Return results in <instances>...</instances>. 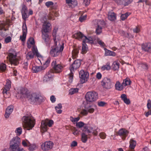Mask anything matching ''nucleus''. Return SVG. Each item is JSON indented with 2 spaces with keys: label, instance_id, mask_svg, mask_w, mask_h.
Instances as JSON below:
<instances>
[{
  "label": "nucleus",
  "instance_id": "0e129e2a",
  "mask_svg": "<svg viewBox=\"0 0 151 151\" xmlns=\"http://www.w3.org/2000/svg\"><path fill=\"white\" fill-rule=\"evenodd\" d=\"M29 42H30V44L33 45L35 43L34 39L33 38L30 37L28 40Z\"/></svg>",
  "mask_w": 151,
  "mask_h": 151
},
{
  "label": "nucleus",
  "instance_id": "49530a36",
  "mask_svg": "<svg viewBox=\"0 0 151 151\" xmlns=\"http://www.w3.org/2000/svg\"><path fill=\"white\" fill-rule=\"evenodd\" d=\"M21 12L22 13L24 12H27V7L24 4H23L22 5V8L21 10Z\"/></svg>",
  "mask_w": 151,
  "mask_h": 151
},
{
  "label": "nucleus",
  "instance_id": "412c9836",
  "mask_svg": "<svg viewBox=\"0 0 151 151\" xmlns=\"http://www.w3.org/2000/svg\"><path fill=\"white\" fill-rule=\"evenodd\" d=\"M45 69V68L42 66H35L33 67L32 70L34 73H37L42 70H43Z\"/></svg>",
  "mask_w": 151,
  "mask_h": 151
},
{
  "label": "nucleus",
  "instance_id": "6e6d98bb",
  "mask_svg": "<svg viewBox=\"0 0 151 151\" xmlns=\"http://www.w3.org/2000/svg\"><path fill=\"white\" fill-rule=\"evenodd\" d=\"M22 145L24 147H27L30 144V143L28 141V142H26L25 140H23L22 142Z\"/></svg>",
  "mask_w": 151,
  "mask_h": 151
},
{
  "label": "nucleus",
  "instance_id": "39448f33",
  "mask_svg": "<svg viewBox=\"0 0 151 151\" xmlns=\"http://www.w3.org/2000/svg\"><path fill=\"white\" fill-rule=\"evenodd\" d=\"M85 97L87 102H92L96 101L98 98V94L95 91H89L87 93Z\"/></svg>",
  "mask_w": 151,
  "mask_h": 151
},
{
  "label": "nucleus",
  "instance_id": "f257e3e1",
  "mask_svg": "<svg viewBox=\"0 0 151 151\" xmlns=\"http://www.w3.org/2000/svg\"><path fill=\"white\" fill-rule=\"evenodd\" d=\"M22 120L23 127L27 130L32 129L35 124V120L31 114L23 116Z\"/></svg>",
  "mask_w": 151,
  "mask_h": 151
},
{
  "label": "nucleus",
  "instance_id": "1a4fd4ad",
  "mask_svg": "<svg viewBox=\"0 0 151 151\" xmlns=\"http://www.w3.org/2000/svg\"><path fill=\"white\" fill-rule=\"evenodd\" d=\"M55 42L54 46L52 47L51 50L50 51V54L51 56L53 57H56L58 56L59 54V48L57 46V42L56 41V38H54Z\"/></svg>",
  "mask_w": 151,
  "mask_h": 151
},
{
  "label": "nucleus",
  "instance_id": "bb28decb",
  "mask_svg": "<svg viewBox=\"0 0 151 151\" xmlns=\"http://www.w3.org/2000/svg\"><path fill=\"white\" fill-rule=\"evenodd\" d=\"M131 83V81L129 78H126L123 80V81L122 83L123 86H127L130 85Z\"/></svg>",
  "mask_w": 151,
  "mask_h": 151
},
{
  "label": "nucleus",
  "instance_id": "20e7f679",
  "mask_svg": "<svg viewBox=\"0 0 151 151\" xmlns=\"http://www.w3.org/2000/svg\"><path fill=\"white\" fill-rule=\"evenodd\" d=\"M80 65V61L77 60L74 61L73 63L70 65V73L69 74L70 82H71L72 81L73 76V74L72 72L78 68Z\"/></svg>",
  "mask_w": 151,
  "mask_h": 151
},
{
  "label": "nucleus",
  "instance_id": "a211bd4d",
  "mask_svg": "<svg viewBox=\"0 0 151 151\" xmlns=\"http://www.w3.org/2000/svg\"><path fill=\"white\" fill-rule=\"evenodd\" d=\"M22 31V35L20 36V38L22 41L24 42L25 40L26 35L27 32V27L26 24H25L24 26L23 25Z\"/></svg>",
  "mask_w": 151,
  "mask_h": 151
},
{
  "label": "nucleus",
  "instance_id": "9d476101",
  "mask_svg": "<svg viewBox=\"0 0 151 151\" xmlns=\"http://www.w3.org/2000/svg\"><path fill=\"white\" fill-rule=\"evenodd\" d=\"M79 75L81 83H85L87 81L89 76V73L88 72L81 70L79 72Z\"/></svg>",
  "mask_w": 151,
  "mask_h": 151
},
{
  "label": "nucleus",
  "instance_id": "ddd939ff",
  "mask_svg": "<svg viewBox=\"0 0 151 151\" xmlns=\"http://www.w3.org/2000/svg\"><path fill=\"white\" fill-rule=\"evenodd\" d=\"M52 65L55 73H58L61 71L63 67L60 64L57 65L56 61L52 62Z\"/></svg>",
  "mask_w": 151,
  "mask_h": 151
},
{
  "label": "nucleus",
  "instance_id": "bf43d9fd",
  "mask_svg": "<svg viewBox=\"0 0 151 151\" xmlns=\"http://www.w3.org/2000/svg\"><path fill=\"white\" fill-rule=\"evenodd\" d=\"M50 58H48L46 61L45 62V64H44V65L46 67H47V65L49 64L50 61ZM46 67H45V68Z\"/></svg>",
  "mask_w": 151,
  "mask_h": 151
},
{
  "label": "nucleus",
  "instance_id": "7ed1b4c3",
  "mask_svg": "<svg viewBox=\"0 0 151 151\" xmlns=\"http://www.w3.org/2000/svg\"><path fill=\"white\" fill-rule=\"evenodd\" d=\"M73 37L76 39H82L83 37L85 38L83 41V43L86 44V43H88L90 44H92L93 43V38L91 37H87L86 36H84L83 34L81 32L76 33L73 35Z\"/></svg>",
  "mask_w": 151,
  "mask_h": 151
},
{
  "label": "nucleus",
  "instance_id": "a19ab883",
  "mask_svg": "<svg viewBox=\"0 0 151 151\" xmlns=\"http://www.w3.org/2000/svg\"><path fill=\"white\" fill-rule=\"evenodd\" d=\"M88 48L86 47V45L84 43H82V53H86L87 50Z\"/></svg>",
  "mask_w": 151,
  "mask_h": 151
},
{
  "label": "nucleus",
  "instance_id": "c9c22d12",
  "mask_svg": "<svg viewBox=\"0 0 151 151\" xmlns=\"http://www.w3.org/2000/svg\"><path fill=\"white\" fill-rule=\"evenodd\" d=\"M78 89L77 88H72L69 90V94L71 95H73V94L78 92Z\"/></svg>",
  "mask_w": 151,
  "mask_h": 151
},
{
  "label": "nucleus",
  "instance_id": "423d86ee",
  "mask_svg": "<svg viewBox=\"0 0 151 151\" xmlns=\"http://www.w3.org/2000/svg\"><path fill=\"white\" fill-rule=\"evenodd\" d=\"M53 123V121L52 120H49L48 119H46L45 120H42L41 125V130L42 133H44L47 131V126L50 127H51Z\"/></svg>",
  "mask_w": 151,
  "mask_h": 151
},
{
  "label": "nucleus",
  "instance_id": "680f3d73",
  "mask_svg": "<svg viewBox=\"0 0 151 151\" xmlns=\"http://www.w3.org/2000/svg\"><path fill=\"white\" fill-rule=\"evenodd\" d=\"M27 13V12H24L22 13L23 19L24 20H25L28 17Z\"/></svg>",
  "mask_w": 151,
  "mask_h": 151
},
{
  "label": "nucleus",
  "instance_id": "4be33fe9",
  "mask_svg": "<svg viewBox=\"0 0 151 151\" xmlns=\"http://www.w3.org/2000/svg\"><path fill=\"white\" fill-rule=\"evenodd\" d=\"M128 133V132L127 130L123 129H120L117 132V134L118 135L124 136V139H125L126 136L127 135Z\"/></svg>",
  "mask_w": 151,
  "mask_h": 151
},
{
  "label": "nucleus",
  "instance_id": "8fccbe9b",
  "mask_svg": "<svg viewBox=\"0 0 151 151\" xmlns=\"http://www.w3.org/2000/svg\"><path fill=\"white\" fill-rule=\"evenodd\" d=\"M102 28L101 27H97L96 31V34L99 35L102 32Z\"/></svg>",
  "mask_w": 151,
  "mask_h": 151
},
{
  "label": "nucleus",
  "instance_id": "e2e57ef3",
  "mask_svg": "<svg viewBox=\"0 0 151 151\" xmlns=\"http://www.w3.org/2000/svg\"><path fill=\"white\" fill-rule=\"evenodd\" d=\"M90 0H83V4L86 6L88 5L90 3Z\"/></svg>",
  "mask_w": 151,
  "mask_h": 151
},
{
  "label": "nucleus",
  "instance_id": "b1692460",
  "mask_svg": "<svg viewBox=\"0 0 151 151\" xmlns=\"http://www.w3.org/2000/svg\"><path fill=\"white\" fill-rule=\"evenodd\" d=\"M79 50H81V47H76L74 48L72 51V56L74 58H76L77 56Z\"/></svg>",
  "mask_w": 151,
  "mask_h": 151
},
{
  "label": "nucleus",
  "instance_id": "3c124183",
  "mask_svg": "<svg viewBox=\"0 0 151 151\" xmlns=\"http://www.w3.org/2000/svg\"><path fill=\"white\" fill-rule=\"evenodd\" d=\"M84 124L82 122H80L77 123L76 124V126L80 128L84 126Z\"/></svg>",
  "mask_w": 151,
  "mask_h": 151
},
{
  "label": "nucleus",
  "instance_id": "7c9ffc66",
  "mask_svg": "<svg viewBox=\"0 0 151 151\" xmlns=\"http://www.w3.org/2000/svg\"><path fill=\"white\" fill-rule=\"evenodd\" d=\"M119 63L116 62H114L112 65V69L114 70H118L119 68Z\"/></svg>",
  "mask_w": 151,
  "mask_h": 151
},
{
  "label": "nucleus",
  "instance_id": "393cba45",
  "mask_svg": "<svg viewBox=\"0 0 151 151\" xmlns=\"http://www.w3.org/2000/svg\"><path fill=\"white\" fill-rule=\"evenodd\" d=\"M115 89L118 91H121L123 88V85L122 84H121L120 82L117 81L116 82L115 86Z\"/></svg>",
  "mask_w": 151,
  "mask_h": 151
},
{
  "label": "nucleus",
  "instance_id": "473e14b6",
  "mask_svg": "<svg viewBox=\"0 0 151 151\" xmlns=\"http://www.w3.org/2000/svg\"><path fill=\"white\" fill-rule=\"evenodd\" d=\"M105 55L106 56H114L115 55V53L113 52L106 49L105 50Z\"/></svg>",
  "mask_w": 151,
  "mask_h": 151
},
{
  "label": "nucleus",
  "instance_id": "13d9d810",
  "mask_svg": "<svg viewBox=\"0 0 151 151\" xmlns=\"http://www.w3.org/2000/svg\"><path fill=\"white\" fill-rule=\"evenodd\" d=\"M86 18V15H85L83 16H81L79 18V20L80 21L82 22L84 20H85Z\"/></svg>",
  "mask_w": 151,
  "mask_h": 151
},
{
  "label": "nucleus",
  "instance_id": "f8f14e48",
  "mask_svg": "<svg viewBox=\"0 0 151 151\" xmlns=\"http://www.w3.org/2000/svg\"><path fill=\"white\" fill-rule=\"evenodd\" d=\"M8 56L9 57V61L11 64H13L16 65L18 63L17 59L16 58V55L12 53H9Z\"/></svg>",
  "mask_w": 151,
  "mask_h": 151
},
{
  "label": "nucleus",
  "instance_id": "de8ad7c7",
  "mask_svg": "<svg viewBox=\"0 0 151 151\" xmlns=\"http://www.w3.org/2000/svg\"><path fill=\"white\" fill-rule=\"evenodd\" d=\"M80 113L83 116H86L88 114V113L87 109H83L81 111Z\"/></svg>",
  "mask_w": 151,
  "mask_h": 151
},
{
  "label": "nucleus",
  "instance_id": "864d4df0",
  "mask_svg": "<svg viewBox=\"0 0 151 151\" xmlns=\"http://www.w3.org/2000/svg\"><path fill=\"white\" fill-rule=\"evenodd\" d=\"M100 137L103 139H105L106 137V134L104 132L100 133L99 134Z\"/></svg>",
  "mask_w": 151,
  "mask_h": 151
},
{
  "label": "nucleus",
  "instance_id": "79ce46f5",
  "mask_svg": "<svg viewBox=\"0 0 151 151\" xmlns=\"http://www.w3.org/2000/svg\"><path fill=\"white\" fill-rule=\"evenodd\" d=\"M6 68V65L3 63L0 64V70L2 72L4 71Z\"/></svg>",
  "mask_w": 151,
  "mask_h": 151
},
{
  "label": "nucleus",
  "instance_id": "f704fd0d",
  "mask_svg": "<svg viewBox=\"0 0 151 151\" xmlns=\"http://www.w3.org/2000/svg\"><path fill=\"white\" fill-rule=\"evenodd\" d=\"M20 93L23 96V97H24L27 93V90L25 88H22L20 91Z\"/></svg>",
  "mask_w": 151,
  "mask_h": 151
},
{
  "label": "nucleus",
  "instance_id": "2eb2a0df",
  "mask_svg": "<svg viewBox=\"0 0 151 151\" xmlns=\"http://www.w3.org/2000/svg\"><path fill=\"white\" fill-rule=\"evenodd\" d=\"M142 50L146 52L151 51V43H145L142 45Z\"/></svg>",
  "mask_w": 151,
  "mask_h": 151
},
{
  "label": "nucleus",
  "instance_id": "0eeeda50",
  "mask_svg": "<svg viewBox=\"0 0 151 151\" xmlns=\"http://www.w3.org/2000/svg\"><path fill=\"white\" fill-rule=\"evenodd\" d=\"M31 101L32 102H36L40 104L43 102L44 99L43 97L40 94L36 93H33L30 98Z\"/></svg>",
  "mask_w": 151,
  "mask_h": 151
},
{
  "label": "nucleus",
  "instance_id": "c85d7f7f",
  "mask_svg": "<svg viewBox=\"0 0 151 151\" xmlns=\"http://www.w3.org/2000/svg\"><path fill=\"white\" fill-rule=\"evenodd\" d=\"M136 142L133 139H131L130 141L129 147L131 149H134L136 146Z\"/></svg>",
  "mask_w": 151,
  "mask_h": 151
},
{
  "label": "nucleus",
  "instance_id": "6ab92c4d",
  "mask_svg": "<svg viewBox=\"0 0 151 151\" xmlns=\"http://www.w3.org/2000/svg\"><path fill=\"white\" fill-rule=\"evenodd\" d=\"M50 26L51 24L49 22L47 23L43 22L42 32L45 33L48 32Z\"/></svg>",
  "mask_w": 151,
  "mask_h": 151
},
{
  "label": "nucleus",
  "instance_id": "603ef678",
  "mask_svg": "<svg viewBox=\"0 0 151 151\" xmlns=\"http://www.w3.org/2000/svg\"><path fill=\"white\" fill-rule=\"evenodd\" d=\"M78 3L77 1L76 0L72 1L71 5L70 6L72 7H74L77 5Z\"/></svg>",
  "mask_w": 151,
  "mask_h": 151
},
{
  "label": "nucleus",
  "instance_id": "ea45409f",
  "mask_svg": "<svg viewBox=\"0 0 151 151\" xmlns=\"http://www.w3.org/2000/svg\"><path fill=\"white\" fill-rule=\"evenodd\" d=\"M130 13L126 12L124 14H123L121 16V19L122 20H124L127 18V17L129 15Z\"/></svg>",
  "mask_w": 151,
  "mask_h": 151
},
{
  "label": "nucleus",
  "instance_id": "774afa93",
  "mask_svg": "<svg viewBox=\"0 0 151 151\" xmlns=\"http://www.w3.org/2000/svg\"><path fill=\"white\" fill-rule=\"evenodd\" d=\"M11 38L10 37H6L5 39V41L6 43H9L11 41Z\"/></svg>",
  "mask_w": 151,
  "mask_h": 151
},
{
  "label": "nucleus",
  "instance_id": "052dcab7",
  "mask_svg": "<svg viewBox=\"0 0 151 151\" xmlns=\"http://www.w3.org/2000/svg\"><path fill=\"white\" fill-rule=\"evenodd\" d=\"M106 104V103L104 102L101 101L99 102L98 103V104L99 106H104Z\"/></svg>",
  "mask_w": 151,
  "mask_h": 151
},
{
  "label": "nucleus",
  "instance_id": "c03bdc74",
  "mask_svg": "<svg viewBox=\"0 0 151 151\" xmlns=\"http://www.w3.org/2000/svg\"><path fill=\"white\" fill-rule=\"evenodd\" d=\"M29 150L31 151H33L36 148V146L34 145H31L30 143L28 145Z\"/></svg>",
  "mask_w": 151,
  "mask_h": 151
},
{
  "label": "nucleus",
  "instance_id": "9b49d317",
  "mask_svg": "<svg viewBox=\"0 0 151 151\" xmlns=\"http://www.w3.org/2000/svg\"><path fill=\"white\" fill-rule=\"evenodd\" d=\"M53 143L50 141L45 142L41 146L42 149L45 151H47L51 149L53 147Z\"/></svg>",
  "mask_w": 151,
  "mask_h": 151
},
{
  "label": "nucleus",
  "instance_id": "4d7b16f0",
  "mask_svg": "<svg viewBox=\"0 0 151 151\" xmlns=\"http://www.w3.org/2000/svg\"><path fill=\"white\" fill-rule=\"evenodd\" d=\"M54 3L52 2L49 1L45 3V5L47 7H49L50 6L52 5Z\"/></svg>",
  "mask_w": 151,
  "mask_h": 151
},
{
  "label": "nucleus",
  "instance_id": "58836bf2",
  "mask_svg": "<svg viewBox=\"0 0 151 151\" xmlns=\"http://www.w3.org/2000/svg\"><path fill=\"white\" fill-rule=\"evenodd\" d=\"M118 5L125 4L127 0H113Z\"/></svg>",
  "mask_w": 151,
  "mask_h": 151
},
{
  "label": "nucleus",
  "instance_id": "aec40b11",
  "mask_svg": "<svg viewBox=\"0 0 151 151\" xmlns=\"http://www.w3.org/2000/svg\"><path fill=\"white\" fill-rule=\"evenodd\" d=\"M108 18L111 21H114L116 19V14L113 12H109L108 14Z\"/></svg>",
  "mask_w": 151,
  "mask_h": 151
},
{
  "label": "nucleus",
  "instance_id": "5701e85b",
  "mask_svg": "<svg viewBox=\"0 0 151 151\" xmlns=\"http://www.w3.org/2000/svg\"><path fill=\"white\" fill-rule=\"evenodd\" d=\"M121 97L125 103L127 104H129L130 103L129 99L127 98V96L124 94L121 95Z\"/></svg>",
  "mask_w": 151,
  "mask_h": 151
},
{
  "label": "nucleus",
  "instance_id": "338daca9",
  "mask_svg": "<svg viewBox=\"0 0 151 151\" xmlns=\"http://www.w3.org/2000/svg\"><path fill=\"white\" fill-rule=\"evenodd\" d=\"M77 145V142L76 141H73L71 143L70 146L71 147H75Z\"/></svg>",
  "mask_w": 151,
  "mask_h": 151
},
{
  "label": "nucleus",
  "instance_id": "6e6552de",
  "mask_svg": "<svg viewBox=\"0 0 151 151\" xmlns=\"http://www.w3.org/2000/svg\"><path fill=\"white\" fill-rule=\"evenodd\" d=\"M101 85L103 88L106 89H110L113 87L111 80L107 78H104L101 82Z\"/></svg>",
  "mask_w": 151,
  "mask_h": 151
},
{
  "label": "nucleus",
  "instance_id": "f03ea898",
  "mask_svg": "<svg viewBox=\"0 0 151 151\" xmlns=\"http://www.w3.org/2000/svg\"><path fill=\"white\" fill-rule=\"evenodd\" d=\"M20 142V139L18 136L13 138L11 140L9 147L12 151H25L22 148L21 149L19 147Z\"/></svg>",
  "mask_w": 151,
  "mask_h": 151
},
{
  "label": "nucleus",
  "instance_id": "f3484780",
  "mask_svg": "<svg viewBox=\"0 0 151 151\" xmlns=\"http://www.w3.org/2000/svg\"><path fill=\"white\" fill-rule=\"evenodd\" d=\"M14 106L11 105L8 106L6 109L5 113L4 115L6 118H8L13 110Z\"/></svg>",
  "mask_w": 151,
  "mask_h": 151
},
{
  "label": "nucleus",
  "instance_id": "09e8293b",
  "mask_svg": "<svg viewBox=\"0 0 151 151\" xmlns=\"http://www.w3.org/2000/svg\"><path fill=\"white\" fill-rule=\"evenodd\" d=\"M86 109H87L88 113L89 112L90 113H92L94 111V109L93 108H91V106H90L89 107L86 108Z\"/></svg>",
  "mask_w": 151,
  "mask_h": 151
},
{
  "label": "nucleus",
  "instance_id": "4c0bfd02",
  "mask_svg": "<svg viewBox=\"0 0 151 151\" xmlns=\"http://www.w3.org/2000/svg\"><path fill=\"white\" fill-rule=\"evenodd\" d=\"M58 16V14L56 12L53 11L50 13L48 17L49 19H52L53 16L57 17Z\"/></svg>",
  "mask_w": 151,
  "mask_h": 151
},
{
  "label": "nucleus",
  "instance_id": "69168bd1",
  "mask_svg": "<svg viewBox=\"0 0 151 151\" xmlns=\"http://www.w3.org/2000/svg\"><path fill=\"white\" fill-rule=\"evenodd\" d=\"M147 106V108L148 109H150L151 108V101L150 99H149L148 100Z\"/></svg>",
  "mask_w": 151,
  "mask_h": 151
},
{
  "label": "nucleus",
  "instance_id": "2f4dec72",
  "mask_svg": "<svg viewBox=\"0 0 151 151\" xmlns=\"http://www.w3.org/2000/svg\"><path fill=\"white\" fill-rule=\"evenodd\" d=\"M87 135L84 132L82 133L81 134V140L83 143H86L87 140Z\"/></svg>",
  "mask_w": 151,
  "mask_h": 151
},
{
  "label": "nucleus",
  "instance_id": "5fc2aeb1",
  "mask_svg": "<svg viewBox=\"0 0 151 151\" xmlns=\"http://www.w3.org/2000/svg\"><path fill=\"white\" fill-rule=\"evenodd\" d=\"M83 131L85 132H87L88 133H90L92 132L91 131L88 127H84V129L83 130Z\"/></svg>",
  "mask_w": 151,
  "mask_h": 151
},
{
  "label": "nucleus",
  "instance_id": "a18cd8bd",
  "mask_svg": "<svg viewBox=\"0 0 151 151\" xmlns=\"http://www.w3.org/2000/svg\"><path fill=\"white\" fill-rule=\"evenodd\" d=\"M22 129L21 127H19L17 128L15 132L17 134V135H20L22 133Z\"/></svg>",
  "mask_w": 151,
  "mask_h": 151
},
{
  "label": "nucleus",
  "instance_id": "4468645a",
  "mask_svg": "<svg viewBox=\"0 0 151 151\" xmlns=\"http://www.w3.org/2000/svg\"><path fill=\"white\" fill-rule=\"evenodd\" d=\"M42 38L47 45H49L50 44V40L49 36L47 33L42 32Z\"/></svg>",
  "mask_w": 151,
  "mask_h": 151
},
{
  "label": "nucleus",
  "instance_id": "e433bc0d",
  "mask_svg": "<svg viewBox=\"0 0 151 151\" xmlns=\"http://www.w3.org/2000/svg\"><path fill=\"white\" fill-rule=\"evenodd\" d=\"M111 69V66L110 65V63L108 62L106 65H104L101 68V69L103 70H109Z\"/></svg>",
  "mask_w": 151,
  "mask_h": 151
},
{
  "label": "nucleus",
  "instance_id": "c756f323",
  "mask_svg": "<svg viewBox=\"0 0 151 151\" xmlns=\"http://www.w3.org/2000/svg\"><path fill=\"white\" fill-rule=\"evenodd\" d=\"M32 52L33 54H34V55H36L37 57H39L40 56V55L38 52V50L37 47H35V46H33V47H32Z\"/></svg>",
  "mask_w": 151,
  "mask_h": 151
},
{
  "label": "nucleus",
  "instance_id": "cd10ccee",
  "mask_svg": "<svg viewBox=\"0 0 151 151\" xmlns=\"http://www.w3.org/2000/svg\"><path fill=\"white\" fill-rule=\"evenodd\" d=\"M62 107V104L60 103L58 105V106H55V109L56 111L57 112L58 114H60L62 112V110L60 109L59 110H58V109H60Z\"/></svg>",
  "mask_w": 151,
  "mask_h": 151
},
{
  "label": "nucleus",
  "instance_id": "37998d69",
  "mask_svg": "<svg viewBox=\"0 0 151 151\" xmlns=\"http://www.w3.org/2000/svg\"><path fill=\"white\" fill-rule=\"evenodd\" d=\"M11 87V81L9 80H8V81H7L6 84L5 86V88L7 89V90H9Z\"/></svg>",
  "mask_w": 151,
  "mask_h": 151
},
{
  "label": "nucleus",
  "instance_id": "a878e982",
  "mask_svg": "<svg viewBox=\"0 0 151 151\" xmlns=\"http://www.w3.org/2000/svg\"><path fill=\"white\" fill-rule=\"evenodd\" d=\"M95 22L96 23V27L102 28V27L105 25L104 22L103 21L96 20Z\"/></svg>",
  "mask_w": 151,
  "mask_h": 151
},
{
  "label": "nucleus",
  "instance_id": "72a5a7b5",
  "mask_svg": "<svg viewBox=\"0 0 151 151\" xmlns=\"http://www.w3.org/2000/svg\"><path fill=\"white\" fill-rule=\"evenodd\" d=\"M34 54L31 51L28 52L26 55V58L28 60L33 58L34 57Z\"/></svg>",
  "mask_w": 151,
  "mask_h": 151
},
{
  "label": "nucleus",
  "instance_id": "dca6fc26",
  "mask_svg": "<svg viewBox=\"0 0 151 151\" xmlns=\"http://www.w3.org/2000/svg\"><path fill=\"white\" fill-rule=\"evenodd\" d=\"M52 77L53 76L52 73L50 71H48L43 77V82H46L50 81L52 79Z\"/></svg>",
  "mask_w": 151,
  "mask_h": 151
}]
</instances>
